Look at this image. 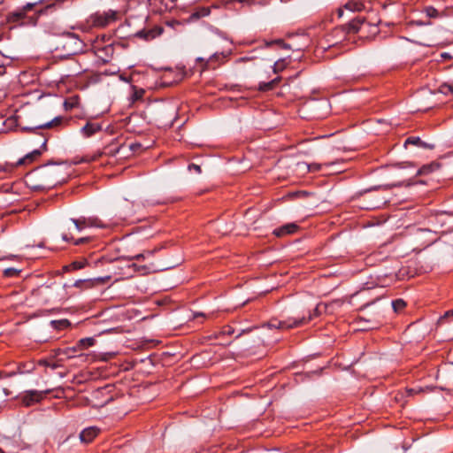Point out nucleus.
<instances>
[{"instance_id": "20e7f679", "label": "nucleus", "mask_w": 453, "mask_h": 453, "mask_svg": "<svg viewBox=\"0 0 453 453\" xmlns=\"http://www.w3.org/2000/svg\"><path fill=\"white\" fill-rule=\"evenodd\" d=\"M71 220L79 233H82L88 227H103V224L96 217H81L79 219H72Z\"/></svg>"}, {"instance_id": "09e8293b", "label": "nucleus", "mask_w": 453, "mask_h": 453, "mask_svg": "<svg viewBox=\"0 0 453 453\" xmlns=\"http://www.w3.org/2000/svg\"><path fill=\"white\" fill-rule=\"evenodd\" d=\"M83 281H84V280H77V281L74 283V286H76V287H77V286H79V285H80V283H81V282H83Z\"/></svg>"}, {"instance_id": "c9c22d12", "label": "nucleus", "mask_w": 453, "mask_h": 453, "mask_svg": "<svg viewBox=\"0 0 453 453\" xmlns=\"http://www.w3.org/2000/svg\"><path fill=\"white\" fill-rule=\"evenodd\" d=\"M35 4L36 3H27L21 8V10H24L26 13L27 12L31 11L35 6Z\"/></svg>"}, {"instance_id": "aec40b11", "label": "nucleus", "mask_w": 453, "mask_h": 453, "mask_svg": "<svg viewBox=\"0 0 453 453\" xmlns=\"http://www.w3.org/2000/svg\"><path fill=\"white\" fill-rule=\"evenodd\" d=\"M42 151L40 150H34L32 152L27 154L23 158L19 159L18 165L24 164L27 160H33L35 157L41 156Z\"/></svg>"}, {"instance_id": "49530a36", "label": "nucleus", "mask_w": 453, "mask_h": 453, "mask_svg": "<svg viewBox=\"0 0 453 453\" xmlns=\"http://www.w3.org/2000/svg\"><path fill=\"white\" fill-rule=\"evenodd\" d=\"M441 57L444 58H449L450 56H449V53H442Z\"/></svg>"}, {"instance_id": "37998d69", "label": "nucleus", "mask_w": 453, "mask_h": 453, "mask_svg": "<svg viewBox=\"0 0 453 453\" xmlns=\"http://www.w3.org/2000/svg\"><path fill=\"white\" fill-rule=\"evenodd\" d=\"M140 147H141V144H139V143H132V144L130 145V149H131L132 150H134L136 148H140Z\"/></svg>"}, {"instance_id": "ddd939ff", "label": "nucleus", "mask_w": 453, "mask_h": 453, "mask_svg": "<svg viewBox=\"0 0 453 453\" xmlns=\"http://www.w3.org/2000/svg\"><path fill=\"white\" fill-rule=\"evenodd\" d=\"M102 129V126L98 123L88 122L82 128L81 133L86 137H89Z\"/></svg>"}, {"instance_id": "7ed1b4c3", "label": "nucleus", "mask_w": 453, "mask_h": 453, "mask_svg": "<svg viewBox=\"0 0 453 453\" xmlns=\"http://www.w3.org/2000/svg\"><path fill=\"white\" fill-rule=\"evenodd\" d=\"M369 27V23L362 18L353 19L348 24L343 25L340 28L335 29L336 33L342 32L345 34H365Z\"/></svg>"}, {"instance_id": "7c9ffc66", "label": "nucleus", "mask_w": 453, "mask_h": 453, "mask_svg": "<svg viewBox=\"0 0 453 453\" xmlns=\"http://www.w3.org/2000/svg\"><path fill=\"white\" fill-rule=\"evenodd\" d=\"M273 43L278 44L282 49H286V50L293 49V47L290 44L284 42L282 40H277V41H273V42H270V44H273Z\"/></svg>"}, {"instance_id": "de8ad7c7", "label": "nucleus", "mask_w": 453, "mask_h": 453, "mask_svg": "<svg viewBox=\"0 0 453 453\" xmlns=\"http://www.w3.org/2000/svg\"><path fill=\"white\" fill-rule=\"evenodd\" d=\"M278 66H279V62H276V63L274 64V66H273V67H274V72H275V73L277 72V68H278Z\"/></svg>"}, {"instance_id": "423d86ee", "label": "nucleus", "mask_w": 453, "mask_h": 453, "mask_svg": "<svg viewBox=\"0 0 453 453\" xmlns=\"http://www.w3.org/2000/svg\"><path fill=\"white\" fill-rule=\"evenodd\" d=\"M117 12L113 10H109L104 13H98L94 17L93 23L96 27H104L110 23L116 20Z\"/></svg>"}, {"instance_id": "473e14b6", "label": "nucleus", "mask_w": 453, "mask_h": 453, "mask_svg": "<svg viewBox=\"0 0 453 453\" xmlns=\"http://www.w3.org/2000/svg\"><path fill=\"white\" fill-rule=\"evenodd\" d=\"M19 271L15 268H7L4 271V274L7 277H12L17 275Z\"/></svg>"}, {"instance_id": "4be33fe9", "label": "nucleus", "mask_w": 453, "mask_h": 453, "mask_svg": "<svg viewBox=\"0 0 453 453\" xmlns=\"http://www.w3.org/2000/svg\"><path fill=\"white\" fill-rule=\"evenodd\" d=\"M51 326L56 329H64L70 326V322L67 319L52 320Z\"/></svg>"}, {"instance_id": "f3484780", "label": "nucleus", "mask_w": 453, "mask_h": 453, "mask_svg": "<svg viewBox=\"0 0 453 453\" xmlns=\"http://www.w3.org/2000/svg\"><path fill=\"white\" fill-rule=\"evenodd\" d=\"M280 78L277 77L268 82H260L259 85H258V89L260 91H269L271 89H273L276 84L278 83Z\"/></svg>"}, {"instance_id": "c03bdc74", "label": "nucleus", "mask_w": 453, "mask_h": 453, "mask_svg": "<svg viewBox=\"0 0 453 453\" xmlns=\"http://www.w3.org/2000/svg\"><path fill=\"white\" fill-rule=\"evenodd\" d=\"M110 276H107L105 278H96V280L99 282H104L106 280H109Z\"/></svg>"}, {"instance_id": "ea45409f", "label": "nucleus", "mask_w": 453, "mask_h": 453, "mask_svg": "<svg viewBox=\"0 0 453 453\" xmlns=\"http://www.w3.org/2000/svg\"><path fill=\"white\" fill-rule=\"evenodd\" d=\"M6 73V67L4 65H0V77L4 75Z\"/></svg>"}, {"instance_id": "58836bf2", "label": "nucleus", "mask_w": 453, "mask_h": 453, "mask_svg": "<svg viewBox=\"0 0 453 453\" xmlns=\"http://www.w3.org/2000/svg\"><path fill=\"white\" fill-rule=\"evenodd\" d=\"M71 266H73V268L74 269H81L82 268V265L80 263V262H73Z\"/></svg>"}, {"instance_id": "8fccbe9b", "label": "nucleus", "mask_w": 453, "mask_h": 453, "mask_svg": "<svg viewBox=\"0 0 453 453\" xmlns=\"http://www.w3.org/2000/svg\"><path fill=\"white\" fill-rule=\"evenodd\" d=\"M232 333H233V332H232V330H231L230 328H228L227 330H226V331H225V334H232Z\"/></svg>"}, {"instance_id": "5701e85b", "label": "nucleus", "mask_w": 453, "mask_h": 453, "mask_svg": "<svg viewBox=\"0 0 453 453\" xmlns=\"http://www.w3.org/2000/svg\"><path fill=\"white\" fill-rule=\"evenodd\" d=\"M78 104H79V100H78V97H75V96L66 99L64 103V106L66 110L73 109V108L77 107Z\"/></svg>"}, {"instance_id": "3c124183", "label": "nucleus", "mask_w": 453, "mask_h": 453, "mask_svg": "<svg viewBox=\"0 0 453 453\" xmlns=\"http://www.w3.org/2000/svg\"><path fill=\"white\" fill-rule=\"evenodd\" d=\"M211 58H218V55H217V54H213V55L211 56Z\"/></svg>"}, {"instance_id": "f704fd0d", "label": "nucleus", "mask_w": 453, "mask_h": 453, "mask_svg": "<svg viewBox=\"0 0 453 453\" xmlns=\"http://www.w3.org/2000/svg\"><path fill=\"white\" fill-rule=\"evenodd\" d=\"M58 182V180H57V179L51 180L48 181L47 184L42 186V188H50L54 187Z\"/></svg>"}, {"instance_id": "c85d7f7f", "label": "nucleus", "mask_w": 453, "mask_h": 453, "mask_svg": "<svg viewBox=\"0 0 453 453\" xmlns=\"http://www.w3.org/2000/svg\"><path fill=\"white\" fill-rule=\"evenodd\" d=\"M119 150H120V147L112 149L109 146V147L104 148V152H101L99 155L105 154V155L114 156L119 151Z\"/></svg>"}, {"instance_id": "6ab92c4d", "label": "nucleus", "mask_w": 453, "mask_h": 453, "mask_svg": "<svg viewBox=\"0 0 453 453\" xmlns=\"http://www.w3.org/2000/svg\"><path fill=\"white\" fill-rule=\"evenodd\" d=\"M95 342H96V340L93 337L83 338L78 342L77 348L80 349H83L89 346H93L95 344Z\"/></svg>"}, {"instance_id": "a878e982", "label": "nucleus", "mask_w": 453, "mask_h": 453, "mask_svg": "<svg viewBox=\"0 0 453 453\" xmlns=\"http://www.w3.org/2000/svg\"><path fill=\"white\" fill-rule=\"evenodd\" d=\"M15 122V119L12 118H9L7 119H4V117L0 116V131L5 132L8 127H5V125L9 123L10 125H12Z\"/></svg>"}, {"instance_id": "9b49d317", "label": "nucleus", "mask_w": 453, "mask_h": 453, "mask_svg": "<svg viewBox=\"0 0 453 453\" xmlns=\"http://www.w3.org/2000/svg\"><path fill=\"white\" fill-rule=\"evenodd\" d=\"M409 144L414 145V146H417L419 148H423V149H428V150L434 149V144L427 143V142L422 141L418 136L408 137L404 142V146L406 147Z\"/></svg>"}, {"instance_id": "2f4dec72", "label": "nucleus", "mask_w": 453, "mask_h": 453, "mask_svg": "<svg viewBox=\"0 0 453 453\" xmlns=\"http://www.w3.org/2000/svg\"><path fill=\"white\" fill-rule=\"evenodd\" d=\"M415 43L426 46V47H434L435 46V42L434 40H428V41H415Z\"/></svg>"}, {"instance_id": "393cba45", "label": "nucleus", "mask_w": 453, "mask_h": 453, "mask_svg": "<svg viewBox=\"0 0 453 453\" xmlns=\"http://www.w3.org/2000/svg\"><path fill=\"white\" fill-rule=\"evenodd\" d=\"M210 14V10L208 8L203 7L194 13H192L191 17L194 19H199L202 17H206Z\"/></svg>"}, {"instance_id": "72a5a7b5", "label": "nucleus", "mask_w": 453, "mask_h": 453, "mask_svg": "<svg viewBox=\"0 0 453 453\" xmlns=\"http://www.w3.org/2000/svg\"><path fill=\"white\" fill-rule=\"evenodd\" d=\"M66 36H67V38H68L69 40H71L72 42H73L75 44H80V43H81V42H80V40H79L78 36H77V35H75L74 34L68 33Z\"/></svg>"}, {"instance_id": "a211bd4d", "label": "nucleus", "mask_w": 453, "mask_h": 453, "mask_svg": "<svg viewBox=\"0 0 453 453\" xmlns=\"http://www.w3.org/2000/svg\"><path fill=\"white\" fill-rule=\"evenodd\" d=\"M438 167L439 165L434 163L424 165L416 172L415 175L428 174L429 173H432L438 169Z\"/></svg>"}, {"instance_id": "f257e3e1", "label": "nucleus", "mask_w": 453, "mask_h": 453, "mask_svg": "<svg viewBox=\"0 0 453 453\" xmlns=\"http://www.w3.org/2000/svg\"><path fill=\"white\" fill-rule=\"evenodd\" d=\"M319 315V307L314 308L313 312L309 311L308 317L303 316L302 318L297 319H288L287 320H277L272 319L267 323V326L269 328H278V329H290L297 326H301L309 321H311L314 317Z\"/></svg>"}, {"instance_id": "cd10ccee", "label": "nucleus", "mask_w": 453, "mask_h": 453, "mask_svg": "<svg viewBox=\"0 0 453 453\" xmlns=\"http://www.w3.org/2000/svg\"><path fill=\"white\" fill-rule=\"evenodd\" d=\"M77 346L76 347H73L72 349H58L57 351V354L58 355H60V354H65L67 356V357H74V353L76 352V349H77Z\"/></svg>"}, {"instance_id": "bb28decb", "label": "nucleus", "mask_w": 453, "mask_h": 453, "mask_svg": "<svg viewBox=\"0 0 453 453\" xmlns=\"http://www.w3.org/2000/svg\"><path fill=\"white\" fill-rule=\"evenodd\" d=\"M406 303L403 299H396L392 302V307L395 311H402L405 307Z\"/></svg>"}, {"instance_id": "e433bc0d", "label": "nucleus", "mask_w": 453, "mask_h": 453, "mask_svg": "<svg viewBox=\"0 0 453 453\" xmlns=\"http://www.w3.org/2000/svg\"><path fill=\"white\" fill-rule=\"evenodd\" d=\"M188 170H194L196 173H201V167L198 165L191 164L188 165Z\"/></svg>"}, {"instance_id": "b1692460", "label": "nucleus", "mask_w": 453, "mask_h": 453, "mask_svg": "<svg viewBox=\"0 0 453 453\" xmlns=\"http://www.w3.org/2000/svg\"><path fill=\"white\" fill-rule=\"evenodd\" d=\"M438 90L443 95H451L453 94V84L443 83L439 87Z\"/></svg>"}, {"instance_id": "9d476101", "label": "nucleus", "mask_w": 453, "mask_h": 453, "mask_svg": "<svg viewBox=\"0 0 453 453\" xmlns=\"http://www.w3.org/2000/svg\"><path fill=\"white\" fill-rule=\"evenodd\" d=\"M298 230V226L296 223H288L273 230V234L281 237L288 234H292Z\"/></svg>"}, {"instance_id": "c756f323", "label": "nucleus", "mask_w": 453, "mask_h": 453, "mask_svg": "<svg viewBox=\"0 0 453 453\" xmlns=\"http://www.w3.org/2000/svg\"><path fill=\"white\" fill-rule=\"evenodd\" d=\"M38 365H42V366H47V367H50L51 369H57L59 365H58L57 363H50L49 362L48 360H45V359H42L38 362Z\"/></svg>"}, {"instance_id": "dca6fc26", "label": "nucleus", "mask_w": 453, "mask_h": 453, "mask_svg": "<svg viewBox=\"0 0 453 453\" xmlns=\"http://www.w3.org/2000/svg\"><path fill=\"white\" fill-rule=\"evenodd\" d=\"M297 167L301 170H307L309 172H318L322 168V165L317 163L306 164L302 162L297 164Z\"/></svg>"}, {"instance_id": "f03ea898", "label": "nucleus", "mask_w": 453, "mask_h": 453, "mask_svg": "<svg viewBox=\"0 0 453 453\" xmlns=\"http://www.w3.org/2000/svg\"><path fill=\"white\" fill-rule=\"evenodd\" d=\"M61 122H62L61 117H55L54 119H52L50 121H46L44 123H41V124H38L34 127H21L20 130L24 133L40 134L42 139V150H46L48 138L43 133H41V130L46 129V128H51L53 127L58 126L61 124Z\"/></svg>"}, {"instance_id": "39448f33", "label": "nucleus", "mask_w": 453, "mask_h": 453, "mask_svg": "<svg viewBox=\"0 0 453 453\" xmlns=\"http://www.w3.org/2000/svg\"><path fill=\"white\" fill-rule=\"evenodd\" d=\"M51 392V389L45 390H27L21 396V402L25 406H31L41 402L44 396Z\"/></svg>"}, {"instance_id": "0eeeda50", "label": "nucleus", "mask_w": 453, "mask_h": 453, "mask_svg": "<svg viewBox=\"0 0 453 453\" xmlns=\"http://www.w3.org/2000/svg\"><path fill=\"white\" fill-rule=\"evenodd\" d=\"M34 295L43 303H48L57 297V293L49 285H42L35 290Z\"/></svg>"}, {"instance_id": "f8f14e48", "label": "nucleus", "mask_w": 453, "mask_h": 453, "mask_svg": "<svg viewBox=\"0 0 453 453\" xmlns=\"http://www.w3.org/2000/svg\"><path fill=\"white\" fill-rule=\"evenodd\" d=\"M99 429L91 426L83 429L80 434V439L81 441L88 443L98 434Z\"/></svg>"}, {"instance_id": "2eb2a0df", "label": "nucleus", "mask_w": 453, "mask_h": 453, "mask_svg": "<svg viewBox=\"0 0 453 453\" xmlns=\"http://www.w3.org/2000/svg\"><path fill=\"white\" fill-rule=\"evenodd\" d=\"M26 17V13L24 10H17L14 12H12L8 14V21L9 22H19L21 19H23Z\"/></svg>"}, {"instance_id": "412c9836", "label": "nucleus", "mask_w": 453, "mask_h": 453, "mask_svg": "<svg viewBox=\"0 0 453 453\" xmlns=\"http://www.w3.org/2000/svg\"><path fill=\"white\" fill-rule=\"evenodd\" d=\"M344 6L346 9L352 11V12L361 11L362 8L364 7L362 3L357 2V1H352V0L348 2L347 4H345Z\"/></svg>"}, {"instance_id": "79ce46f5", "label": "nucleus", "mask_w": 453, "mask_h": 453, "mask_svg": "<svg viewBox=\"0 0 453 453\" xmlns=\"http://www.w3.org/2000/svg\"><path fill=\"white\" fill-rule=\"evenodd\" d=\"M451 315H453V310H450V311H446V313H445L444 317H443V318H441V321H443L445 318H447V317H449V316H451Z\"/></svg>"}, {"instance_id": "4468645a", "label": "nucleus", "mask_w": 453, "mask_h": 453, "mask_svg": "<svg viewBox=\"0 0 453 453\" xmlns=\"http://www.w3.org/2000/svg\"><path fill=\"white\" fill-rule=\"evenodd\" d=\"M62 239L65 242H71V241H73L74 245H81V244L87 243V242H88L90 241V237H88V236L81 237V238H79V239L75 240L71 234H62Z\"/></svg>"}, {"instance_id": "603ef678", "label": "nucleus", "mask_w": 453, "mask_h": 453, "mask_svg": "<svg viewBox=\"0 0 453 453\" xmlns=\"http://www.w3.org/2000/svg\"><path fill=\"white\" fill-rule=\"evenodd\" d=\"M0 453H4V451L2 450V449H0Z\"/></svg>"}, {"instance_id": "1a4fd4ad", "label": "nucleus", "mask_w": 453, "mask_h": 453, "mask_svg": "<svg viewBox=\"0 0 453 453\" xmlns=\"http://www.w3.org/2000/svg\"><path fill=\"white\" fill-rule=\"evenodd\" d=\"M163 27L155 26L150 29H142L136 32L135 36L145 41H150L159 36L163 33Z\"/></svg>"}, {"instance_id": "a18cd8bd", "label": "nucleus", "mask_w": 453, "mask_h": 453, "mask_svg": "<svg viewBox=\"0 0 453 453\" xmlns=\"http://www.w3.org/2000/svg\"><path fill=\"white\" fill-rule=\"evenodd\" d=\"M2 391H3L4 396H8L10 395V391L5 388H4L2 389Z\"/></svg>"}, {"instance_id": "4c0bfd02", "label": "nucleus", "mask_w": 453, "mask_h": 453, "mask_svg": "<svg viewBox=\"0 0 453 453\" xmlns=\"http://www.w3.org/2000/svg\"><path fill=\"white\" fill-rule=\"evenodd\" d=\"M14 374H15V372L5 373V372L0 371V380L3 378L13 376Z\"/></svg>"}, {"instance_id": "6e6552de", "label": "nucleus", "mask_w": 453, "mask_h": 453, "mask_svg": "<svg viewBox=\"0 0 453 453\" xmlns=\"http://www.w3.org/2000/svg\"><path fill=\"white\" fill-rule=\"evenodd\" d=\"M424 13L426 15V19H418V20H411L409 25L410 26H423V25H431V22L428 20L432 18H438L439 17V12L434 8L433 6H427L424 9Z\"/></svg>"}, {"instance_id": "a19ab883", "label": "nucleus", "mask_w": 453, "mask_h": 453, "mask_svg": "<svg viewBox=\"0 0 453 453\" xmlns=\"http://www.w3.org/2000/svg\"><path fill=\"white\" fill-rule=\"evenodd\" d=\"M144 257V254L143 253H140V254H137L135 255L134 257H131V259H137V260H140L142 258Z\"/></svg>"}]
</instances>
